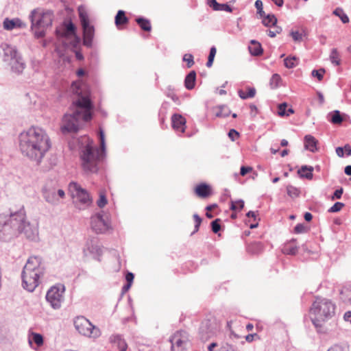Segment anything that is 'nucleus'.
Wrapping results in <instances>:
<instances>
[{"instance_id":"e2e57ef3","label":"nucleus","mask_w":351,"mask_h":351,"mask_svg":"<svg viewBox=\"0 0 351 351\" xmlns=\"http://www.w3.org/2000/svg\"><path fill=\"white\" fill-rule=\"evenodd\" d=\"M134 274L131 272H128L126 276H125V280L127 281V283L128 284H131L133 282V280H134Z\"/></svg>"},{"instance_id":"7c9ffc66","label":"nucleus","mask_w":351,"mask_h":351,"mask_svg":"<svg viewBox=\"0 0 351 351\" xmlns=\"http://www.w3.org/2000/svg\"><path fill=\"white\" fill-rule=\"evenodd\" d=\"M340 299L346 304H351V289L343 288L340 291Z\"/></svg>"},{"instance_id":"5701e85b","label":"nucleus","mask_w":351,"mask_h":351,"mask_svg":"<svg viewBox=\"0 0 351 351\" xmlns=\"http://www.w3.org/2000/svg\"><path fill=\"white\" fill-rule=\"evenodd\" d=\"M317 141L314 136L310 134L304 136V147L306 149L311 152H315L317 150Z\"/></svg>"},{"instance_id":"2f4dec72","label":"nucleus","mask_w":351,"mask_h":351,"mask_svg":"<svg viewBox=\"0 0 351 351\" xmlns=\"http://www.w3.org/2000/svg\"><path fill=\"white\" fill-rule=\"evenodd\" d=\"M263 19L262 23L266 27L274 26L277 23V19L274 14H265Z\"/></svg>"},{"instance_id":"f704fd0d","label":"nucleus","mask_w":351,"mask_h":351,"mask_svg":"<svg viewBox=\"0 0 351 351\" xmlns=\"http://www.w3.org/2000/svg\"><path fill=\"white\" fill-rule=\"evenodd\" d=\"M78 12H79V17L80 19L81 25H86V24H89L90 22H89L88 16V14L86 13V10H84V8L82 7H80L78 8Z\"/></svg>"},{"instance_id":"338daca9","label":"nucleus","mask_w":351,"mask_h":351,"mask_svg":"<svg viewBox=\"0 0 351 351\" xmlns=\"http://www.w3.org/2000/svg\"><path fill=\"white\" fill-rule=\"evenodd\" d=\"M304 218L306 221H311L313 219V215L311 213L306 212L304 213Z\"/></svg>"},{"instance_id":"4d7b16f0","label":"nucleus","mask_w":351,"mask_h":351,"mask_svg":"<svg viewBox=\"0 0 351 351\" xmlns=\"http://www.w3.org/2000/svg\"><path fill=\"white\" fill-rule=\"evenodd\" d=\"M294 232L297 234L306 232V228L302 223H298L294 228Z\"/></svg>"},{"instance_id":"e433bc0d","label":"nucleus","mask_w":351,"mask_h":351,"mask_svg":"<svg viewBox=\"0 0 351 351\" xmlns=\"http://www.w3.org/2000/svg\"><path fill=\"white\" fill-rule=\"evenodd\" d=\"M298 59L295 56H289L284 60L285 66L288 69H292L297 66Z\"/></svg>"},{"instance_id":"a211bd4d","label":"nucleus","mask_w":351,"mask_h":351,"mask_svg":"<svg viewBox=\"0 0 351 351\" xmlns=\"http://www.w3.org/2000/svg\"><path fill=\"white\" fill-rule=\"evenodd\" d=\"M3 27L5 30L11 31L14 29L24 28L26 24L19 18H5L3 22Z\"/></svg>"},{"instance_id":"052dcab7","label":"nucleus","mask_w":351,"mask_h":351,"mask_svg":"<svg viewBox=\"0 0 351 351\" xmlns=\"http://www.w3.org/2000/svg\"><path fill=\"white\" fill-rule=\"evenodd\" d=\"M228 134L229 138L232 141H234L236 140V138H237L239 136V132L237 130H235L234 129L230 130Z\"/></svg>"},{"instance_id":"b1692460","label":"nucleus","mask_w":351,"mask_h":351,"mask_svg":"<svg viewBox=\"0 0 351 351\" xmlns=\"http://www.w3.org/2000/svg\"><path fill=\"white\" fill-rule=\"evenodd\" d=\"M195 193L199 197L206 198L210 195L211 189L209 185L202 183L196 186Z\"/></svg>"},{"instance_id":"5fc2aeb1","label":"nucleus","mask_w":351,"mask_h":351,"mask_svg":"<svg viewBox=\"0 0 351 351\" xmlns=\"http://www.w3.org/2000/svg\"><path fill=\"white\" fill-rule=\"evenodd\" d=\"M193 219H194V221H195V230L193 232H197L198 230H199V228L200 226V224L202 223V218L197 215V214H194L193 215Z\"/></svg>"},{"instance_id":"39448f33","label":"nucleus","mask_w":351,"mask_h":351,"mask_svg":"<svg viewBox=\"0 0 351 351\" xmlns=\"http://www.w3.org/2000/svg\"><path fill=\"white\" fill-rule=\"evenodd\" d=\"M99 139L101 150L95 149L90 144H87L81 150L80 158L83 170L86 173H97L99 169L98 163L105 156L106 143L104 132L101 129L99 130Z\"/></svg>"},{"instance_id":"680f3d73","label":"nucleus","mask_w":351,"mask_h":351,"mask_svg":"<svg viewBox=\"0 0 351 351\" xmlns=\"http://www.w3.org/2000/svg\"><path fill=\"white\" fill-rule=\"evenodd\" d=\"M252 170V167H245V166H242L241 167V169H240V174L242 176H245L247 173H249L250 171H251Z\"/></svg>"},{"instance_id":"4468645a","label":"nucleus","mask_w":351,"mask_h":351,"mask_svg":"<svg viewBox=\"0 0 351 351\" xmlns=\"http://www.w3.org/2000/svg\"><path fill=\"white\" fill-rule=\"evenodd\" d=\"M188 341L189 336L186 331H177L170 338L171 351H185Z\"/></svg>"},{"instance_id":"473e14b6","label":"nucleus","mask_w":351,"mask_h":351,"mask_svg":"<svg viewBox=\"0 0 351 351\" xmlns=\"http://www.w3.org/2000/svg\"><path fill=\"white\" fill-rule=\"evenodd\" d=\"M128 19L125 16V12L119 10L115 16V24L117 26L127 23Z\"/></svg>"},{"instance_id":"9d476101","label":"nucleus","mask_w":351,"mask_h":351,"mask_svg":"<svg viewBox=\"0 0 351 351\" xmlns=\"http://www.w3.org/2000/svg\"><path fill=\"white\" fill-rule=\"evenodd\" d=\"M69 187L73 197L75 199V206L78 209L83 210L90 205L92 200L89 194L77 182H71Z\"/></svg>"},{"instance_id":"20e7f679","label":"nucleus","mask_w":351,"mask_h":351,"mask_svg":"<svg viewBox=\"0 0 351 351\" xmlns=\"http://www.w3.org/2000/svg\"><path fill=\"white\" fill-rule=\"evenodd\" d=\"M45 267L40 256H30L25 265L21 277L23 287L32 292L38 286L40 279L44 276Z\"/></svg>"},{"instance_id":"69168bd1","label":"nucleus","mask_w":351,"mask_h":351,"mask_svg":"<svg viewBox=\"0 0 351 351\" xmlns=\"http://www.w3.org/2000/svg\"><path fill=\"white\" fill-rule=\"evenodd\" d=\"M343 319L351 324V311H346L343 315Z\"/></svg>"},{"instance_id":"2eb2a0df","label":"nucleus","mask_w":351,"mask_h":351,"mask_svg":"<svg viewBox=\"0 0 351 351\" xmlns=\"http://www.w3.org/2000/svg\"><path fill=\"white\" fill-rule=\"evenodd\" d=\"M90 224L92 230L97 234L105 233L109 228L108 223L101 213H97L91 217Z\"/></svg>"},{"instance_id":"864d4df0","label":"nucleus","mask_w":351,"mask_h":351,"mask_svg":"<svg viewBox=\"0 0 351 351\" xmlns=\"http://www.w3.org/2000/svg\"><path fill=\"white\" fill-rule=\"evenodd\" d=\"M290 35L295 42H300L302 40V34L298 31H291Z\"/></svg>"},{"instance_id":"aec40b11","label":"nucleus","mask_w":351,"mask_h":351,"mask_svg":"<svg viewBox=\"0 0 351 351\" xmlns=\"http://www.w3.org/2000/svg\"><path fill=\"white\" fill-rule=\"evenodd\" d=\"M171 122L175 130L184 132L186 120L182 115L174 114L171 117Z\"/></svg>"},{"instance_id":"79ce46f5","label":"nucleus","mask_w":351,"mask_h":351,"mask_svg":"<svg viewBox=\"0 0 351 351\" xmlns=\"http://www.w3.org/2000/svg\"><path fill=\"white\" fill-rule=\"evenodd\" d=\"M281 77L278 74H274L270 80V86L272 88H276L279 86Z\"/></svg>"},{"instance_id":"bb28decb","label":"nucleus","mask_w":351,"mask_h":351,"mask_svg":"<svg viewBox=\"0 0 351 351\" xmlns=\"http://www.w3.org/2000/svg\"><path fill=\"white\" fill-rule=\"evenodd\" d=\"M196 81V73L195 71H191L186 76L184 80V86L186 89L191 90L194 88Z\"/></svg>"},{"instance_id":"c9c22d12","label":"nucleus","mask_w":351,"mask_h":351,"mask_svg":"<svg viewBox=\"0 0 351 351\" xmlns=\"http://www.w3.org/2000/svg\"><path fill=\"white\" fill-rule=\"evenodd\" d=\"M34 342L37 346L40 347L43 344V337L39 333L33 332L32 338L29 339V343L31 345Z\"/></svg>"},{"instance_id":"7ed1b4c3","label":"nucleus","mask_w":351,"mask_h":351,"mask_svg":"<svg viewBox=\"0 0 351 351\" xmlns=\"http://www.w3.org/2000/svg\"><path fill=\"white\" fill-rule=\"evenodd\" d=\"M51 147L49 138L42 128L31 127L19 135V148L24 156L39 163Z\"/></svg>"},{"instance_id":"603ef678","label":"nucleus","mask_w":351,"mask_h":351,"mask_svg":"<svg viewBox=\"0 0 351 351\" xmlns=\"http://www.w3.org/2000/svg\"><path fill=\"white\" fill-rule=\"evenodd\" d=\"M255 7L257 10V13L260 15L261 17H263L265 13L263 10V2L261 0H256L255 1Z\"/></svg>"},{"instance_id":"f257e3e1","label":"nucleus","mask_w":351,"mask_h":351,"mask_svg":"<svg viewBox=\"0 0 351 351\" xmlns=\"http://www.w3.org/2000/svg\"><path fill=\"white\" fill-rule=\"evenodd\" d=\"M23 234L30 241H35L38 235V228L26 220L24 208L17 211L0 214V240L9 241Z\"/></svg>"},{"instance_id":"6e6552de","label":"nucleus","mask_w":351,"mask_h":351,"mask_svg":"<svg viewBox=\"0 0 351 351\" xmlns=\"http://www.w3.org/2000/svg\"><path fill=\"white\" fill-rule=\"evenodd\" d=\"M3 61L10 64L13 72L21 73L25 68V63L16 47L8 44L2 45Z\"/></svg>"},{"instance_id":"a18cd8bd","label":"nucleus","mask_w":351,"mask_h":351,"mask_svg":"<svg viewBox=\"0 0 351 351\" xmlns=\"http://www.w3.org/2000/svg\"><path fill=\"white\" fill-rule=\"evenodd\" d=\"M182 60L187 63V68H191L194 64L193 56L190 53L184 54Z\"/></svg>"},{"instance_id":"bf43d9fd","label":"nucleus","mask_w":351,"mask_h":351,"mask_svg":"<svg viewBox=\"0 0 351 351\" xmlns=\"http://www.w3.org/2000/svg\"><path fill=\"white\" fill-rule=\"evenodd\" d=\"M282 28L280 27L276 26L275 27V30H268L267 35L271 38H274L276 36L277 34H280Z\"/></svg>"},{"instance_id":"1a4fd4ad","label":"nucleus","mask_w":351,"mask_h":351,"mask_svg":"<svg viewBox=\"0 0 351 351\" xmlns=\"http://www.w3.org/2000/svg\"><path fill=\"white\" fill-rule=\"evenodd\" d=\"M74 326L76 330L83 336L97 339L101 335L99 328L84 316H77L75 318Z\"/></svg>"},{"instance_id":"6ab92c4d","label":"nucleus","mask_w":351,"mask_h":351,"mask_svg":"<svg viewBox=\"0 0 351 351\" xmlns=\"http://www.w3.org/2000/svg\"><path fill=\"white\" fill-rule=\"evenodd\" d=\"M75 26L72 22L64 23L63 27L56 30L57 36L68 37L75 34Z\"/></svg>"},{"instance_id":"423d86ee","label":"nucleus","mask_w":351,"mask_h":351,"mask_svg":"<svg viewBox=\"0 0 351 351\" xmlns=\"http://www.w3.org/2000/svg\"><path fill=\"white\" fill-rule=\"evenodd\" d=\"M335 313V304L326 298H316L310 309L311 319L317 328L331 319Z\"/></svg>"},{"instance_id":"0eeeda50","label":"nucleus","mask_w":351,"mask_h":351,"mask_svg":"<svg viewBox=\"0 0 351 351\" xmlns=\"http://www.w3.org/2000/svg\"><path fill=\"white\" fill-rule=\"evenodd\" d=\"M53 18V12L47 10L39 12L34 9L31 12L29 19L31 21V29L34 31L35 37L43 38L45 35V29L51 25Z\"/></svg>"},{"instance_id":"f3484780","label":"nucleus","mask_w":351,"mask_h":351,"mask_svg":"<svg viewBox=\"0 0 351 351\" xmlns=\"http://www.w3.org/2000/svg\"><path fill=\"white\" fill-rule=\"evenodd\" d=\"M83 29V43L87 47H91L95 34V29L90 23L82 25Z\"/></svg>"},{"instance_id":"72a5a7b5","label":"nucleus","mask_w":351,"mask_h":351,"mask_svg":"<svg viewBox=\"0 0 351 351\" xmlns=\"http://www.w3.org/2000/svg\"><path fill=\"white\" fill-rule=\"evenodd\" d=\"M256 89L254 88H247V93H245L242 90H239L238 95L242 99L252 98L255 96Z\"/></svg>"},{"instance_id":"412c9836","label":"nucleus","mask_w":351,"mask_h":351,"mask_svg":"<svg viewBox=\"0 0 351 351\" xmlns=\"http://www.w3.org/2000/svg\"><path fill=\"white\" fill-rule=\"evenodd\" d=\"M208 5L215 11L232 12V8L226 3H219L216 0H208Z\"/></svg>"},{"instance_id":"58836bf2","label":"nucleus","mask_w":351,"mask_h":351,"mask_svg":"<svg viewBox=\"0 0 351 351\" xmlns=\"http://www.w3.org/2000/svg\"><path fill=\"white\" fill-rule=\"evenodd\" d=\"M333 14L335 16H337L340 18L341 21L343 23H347L349 22V18L347 16V14L343 12V10L340 8H337L333 11Z\"/></svg>"},{"instance_id":"49530a36","label":"nucleus","mask_w":351,"mask_h":351,"mask_svg":"<svg viewBox=\"0 0 351 351\" xmlns=\"http://www.w3.org/2000/svg\"><path fill=\"white\" fill-rule=\"evenodd\" d=\"M220 222H221L220 219H216L211 222V228H212V231L214 233H217L220 230V229H221Z\"/></svg>"},{"instance_id":"ddd939ff","label":"nucleus","mask_w":351,"mask_h":351,"mask_svg":"<svg viewBox=\"0 0 351 351\" xmlns=\"http://www.w3.org/2000/svg\"><path fill=\"white\" fill-rule=\"evenodd\" d=\"M83 253L85 256H90L93 258L99 261V257L102 255L103 251L97 237H92L87 239L83 249Z\"/></svg>"},{"instance_id":"4be33fe9","label":"nucleus","mask_w":351,"mask_h":351,"mask_svg":"<svg viewBox=\"0 0 351 351\" xmlns=\"http://www.w3.org/2000/svg\"><path fill=\"white\" fill-rule=\"evenodd\" d=\"M110 341L112 343L117 346L120 351H125L128 348L126 342L121 335H112L110 337Z\"/></svg>"},{"instance_id":"cd10ccee","label":"nucleus","mask_w":351,"mask_h":351,"mask_svg":"<svg viewBox=\"0 0 351 351\" xmlns=\"http://www.w3.org/2000/svg\"><path fill=\"white\" fill-rule=\"evenodd\" d=\"M343 116L346 114H341L339 110H334L328 114L329 121L332 124H341L344 120Z\"/></svg>"},{"instance_id":"9b49d317","label":"nucleus","mask_w":351,"mask_h":351,"mask_svg":"<svg viewBox=\"0 0 351 351\" xmlns=\"http://www.w3.org/2000/svg\"><path fill=\"white\" fill-rule=\"evenodd\" d=\"M65 287L58 283L51 287L46 294V300L53 309H59L64 301Z\"/></svg>"},{"instance_id":"13d9d810","label":"nucleus","mask_w":351,"mask_h":351,"mask_svg":"<svg viewBox=\"0 0 351 351\" xmlns=\"http://www.w3.org/2000/svg\"><path fill=\"white\" fill-rule=\"evenodd\" d=\"M107 204V199L104 194H100L99 199L97 200V206L103 208Z\"/></svg>"},{"instance_id":"c85d7f7f","label":"nucleus","mask_w":351,"mask_h":351,"mask_svg":"<svg viewBox=\"0 0 351 351\" xmlns=\"http://www.w3.org/2000/svg\"><path fill=\"white\" fill-rule=\"evenodd\" d=\"M295 242L294 239L291 240L287 243L283 248L282 252L285 254L295 255L298 252V247L293 244Z\"/></svg>"},{"instance_id":"4c0bfd02","label":"nucleus","mask_w":351,"mask_h":351,"mask_svg":"<svg viewBox=\"0 0 351 351\" xmlns=\"http://www.w3.org/2000/svg\"><path fill=\"white\" fill-rule=\"evenodd\" d=\"M330 60L331 62L336 66H338L340 64V63H341L340 56H339L337 49H332L331 50V52L330 54Z\"/></svg>"},{"instance_id":"3c124183","label":"nucleus","mask_w":351,"mask_h":351,"mask_svg":"<svg viewBox=\"0 0 351 351\" xmlns=\"http://www.w3.org/2000/svg\"><path fill=\"white\" fill-rule=\"evenodd\" d=\"M230 112V111L227 107L221 106L220 107L219 111L217 112L216 115L217 117H226L229 115Z\"/></svg>"},{"instance_id":"ea45409f","label":"nucleus","mask_w":351,"mask_h":351,"mask_svg":"<svg viewBox=\"0 0 351 351\" xmlns=\"http://www.w3.org/2000/svg\"><path fill=\"white\" fill-rule=\"evenodd\" d=\"M287 193L291 198H295L300 195V191L298 188L289 184L287 186Z\"/></svg>"},{"instance_id":"774afa93","label":"nucleus","mask_w":351,"mask_h":351,"mask_svg":"<svg viewBox=\"0 0 351 351\" xmlns=\"http://www.w3.org/2000/svg\"><path fill=\"white\" fill-rule=\"evenodd\" d=\"M344 151L348 156H351V147L349 145L347 144L344 146Z\"/></svg>"},{"instance_id":"c03bdc74","label":"nucleus","mask_w":351,"mask_h":351,"mask_svg":"<svg viewBox=\"0 0 351 351\" xmlns=\"http://www.w3.org/2000/svg\"><path fill=\"white\" fill-rule=\"evenodd\" d=\"M243 207H244V202L242 199H239V200L231 202L230 209L232 210H236L238 208L241 210Z\"/></svg>"},{"instance_id":"a19ab883","label":"nucleus","mask_w":351,"mask_h":351,"mask_svg":"<svg viewBox=\"0 0 351 351\" xmlns=\"http://www.w3.org/2000/svg\"><path fill=\"white\" fill-rule=\"evenodd\" d=\"M216 52V48L215 47H212L210 49V53L208 57V61L206 62V66L210 67L213 65Z\"/></svg>"},{"instance_id":"6e6d98bb","label":"nucleus","mask_w":351,"mask_h":351,"mask_svg":"<svg viewBox=\"0 0 351 351\" xmlns=\"http://www.w3.org/2000/svg\"><path fill=\"white\" fill-rule=\"evenodd\" d=\"M343 193V189L341 187L340 189H339L335 190V191L334 192L332 196L331 197V199L332 200H335V199H341Z\"/></svg>"},{"instance_id":"dca6fc26","label":"nucleus","mask_w":351,"mask_h":351,"mask_svg":"<svg viewBox=\"0 0 351 351\" xmlns=\"http://www.w3.org/2000/svg\"><path fill=\"white\" fill-rule=\"evenodd\" d=\"M217 328L216 324L209 320L206 319L202 322L199 327L200 337L203 341H206L215 335Z\"/></svg>"},{"instance_id":"393cba45","label":"nucleus","mask_w":351,"mask_h":351,"mask_svg":"<svg viewBox=\"0 0 351 351\" xmlns=\"http://www.w3.org/2000/svg\"><path fill=\"white\" fill-rule=\"evenodd\" d=\"M313 167L311 166L303 165L298 171V174L300 178L311 180L313 178Z\"/></svg>"},{"instance_id":"c756f323","label":"nucleus","mask_w":351,"mask_h":351,"mask_svg":"<svg viewBox=\"0 0 351 351\" xmlns=\"http://www.w3.org/2000/svg\"><path fill=\"white\" fill-rule=\"evenodd\" d=\"M136 22L143 30L145 32L151 31L152 26L148 19L143 17H138L136 19Z\"/></svg>"},{"instance_id":"0e129e2a","label":"nucleus","mask_w":351,"mask_h":351,"mask_svg":"<svg viewBox=\"0 0 351 351\" xmlns=\"http://www.w3.org/2000/svg\"><path fill=\"white\" fill-rule=\"evenodd\" d=\"M336 154L339 157L344 156V147H338L336 148Z\"/></svg>"},{"instance_id":"f03ea898","label":"nucleus","mask_w":351,"mask_h":351,"mask_svg":"<svg viewBox=\"0 0 351 351\" xmlns=\"http://www.w3.org/2000/svg\"><path fill=\"white\" fill-rule=\"evenodd\" d=\"M84 86L81 85L75 90L78 99L73 101V110L71 113H66L62 119L60 130L62 134L77 133L83 122L92 118L93 104L89 97V92L83 93Z\"/></svg>"},{"instance_id":"f8f14e48","label":"nucleus","mask_w":351,"mask_h":351,"mask_svg":"<svg viewBox=\"0 0 351 351\" xmlns=\"http://www.w3.org/2000/svg\"><path fill=\"white\" fill-rule=\"evenodd\" d=\"M42 193L45 200L53 206H56L60 204V199H63L65 197V193L62 189L46 185L42 190Z\"/></svg>"},{"instance_id":"37998d69","label":"nucleus","mask_w":351,"mask_h":351,"mask_svg":"<svg viewBox=\"0 0 351 351\" xmlns=\"http://www.w3.org/2000/svg\"><path fill=\"white\" fill-rule=\"evenodd\" d=\"M345 204L342 202H337L333 204L332 206H331L328 209L329 213H337L340 211L343 207H344Z\"/></svg>"},{"instance_id":"de8ad7c7","label":"nucleus","mask_w":351,"mask_h":351,"mask_svg":"<svg viewBox=\"0 0 351 351\" xmlns=\"http://www.w3.org/2000/svg\"><path fill=\"white\" fill-rule=\"evenodd\" d=\"M324 73L325 69H320L319 70H313L311 74L313 77H317L319 81H321L323 79Z\"/></svg>"},{"instance_id":"09e8293b","label":"nucleus","mask_w":351,"mask_h":351,"mask_svg":"<svg viewBox=\"0 0 351 351\" xmlns=\"http://www.w3.org/2000/svg\"><path fill=\"white\" fill-rule=\"evenodd\" d=\"M287 105L286 103L280 104L278 106V114L280 117L289 116V114L287 112Z\"/></svg>"},{"instance_id":"8fccbe9b","label":"nucleus","mask_w":351,"mask_h":351,"mask_svg":"<svg viewBox=\"0 0 351 351\" xmlns=\"http://www.w3.org/2000/svg\"><path fill=\"white\" fill-rule=\"evenodd\" d=\"M327 351H349L347 346L336 344L330 347Z\"/></svg>"},{"instance_id":"a878e982","label":"nucleus","mask_w":351,"mask_h":351,"mask_svg":"<svg viewBox=\"0 0 351 351\" xmlns=\"http://www.w3.org/2000/svg\"><path fill=\"white\" fill-rule=\"evenodd\" d=\"M248 49L250 53L254 56L261 55L263 51L261 45L254 40H252L250 41V45L248 47Z\"/></svg>"}]
</instances>
